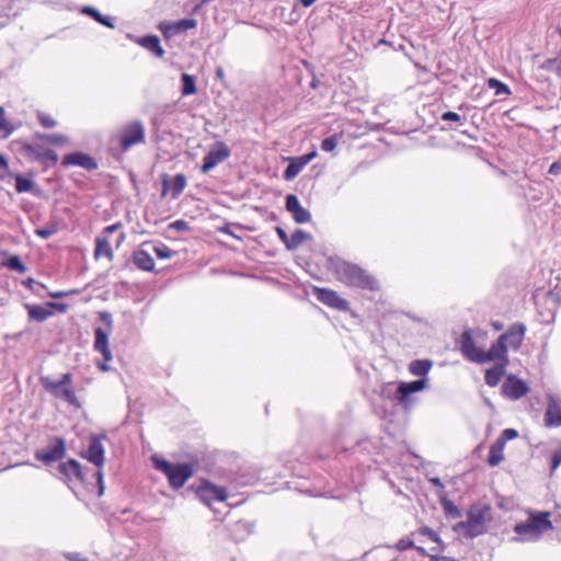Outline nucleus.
Here are the masks:
<instances>
[{"label": "nucleus", "mask_w": 561, "mask_h": 561, "mask_svg": "<svg viewBox=\"0 0 561 561\" xmlns=\"http://www.w3.org/2000/svg\"><path fill=\"white\" fill-rule=\"evenodd\" d=\"M312 237L310 233L297 229L290 237L288 250H295L299 248L306 240H310Z\"/></svg>", "instance_id": "nucleus-28"}, {"label": "nucleus", "mask_w": 561, "mask_h": 561, "mask_svg": "<svg viewBox=\"0 0 561 561\" xmlns=\"http://www.w3.org/2000/svg\"><path fill=\"white\" fill-rule=\"evenodd\" d=\"M314 157L316 152H311L294 159L298 164H301V168L304 169Z\"/></svg>", "instance_id": "nucleus-51"}, {"label": "nucleus", "mask_w": 561, "mask_h": 561, "mask_svg": "<svg viewBox=\"0 0 561 561\" xmlns=\"http://www.w3.org/2000/svg\"><path fill=\"white\" fill-rule=\"evenodd\" d=\"M72 472H75L77 477L81 478L80 465L75 459H72Z\"/></svg>", "instance_id": "nucleus-60"}, {"label": "nucleus", "mask_w": 561, "mask_h": 561, "mask_svg": "<svg viewBox=\"0 0 561 561\" xmlns=\"http://www.w3.org/2000/svg\"><path fill=\"white\" fill-rule=\"evenodd\" d=\"M460 350L470 362L483 364L484 351L477 347L469 331H465L460 337Z\"/></svg>", "instance_id": "nucleus-12"}, {"label": "nucleus", "mask_w": 561, "mask_h": 561, "mask_svg": "<svg viewBox=\"0 0 561 561\" xmlns=\"http://www.w3.org/2000/svg\"><path fill=\"white\" fill-rule=\"evenodd\" d=\"M114 139L118 141L122 150L127 151L145 141V127L140 122H131L122 127Z\"/></svg>", "instance_id": "nucleus-5"}, {"label": "nucleus", "mask_w": 561, "mask_h": 561, "mask_svg": "<svg viewBox=\"0 0 561 561\" xmlns=\"http://www.w3.org/2000/svg\"><path fill=\"white\" fill-rule=\"evenodd\" d=\"M276 232H277V236L279 237V239L284 242L286 249L288 250L290 237H288L286 231L280 227L276 228Z\"/></svg>", "instance_id": "nucleus-55"}, {"label": "nucleus", "mask_w": 561, "mask_h": 561, "mask_svg": "<svg viewBox=\"0 0 561 561\" xmlns=\"http://www.w3.org/2000/svg\"><path fill=\"white\" fill-rule=\"evenodd\" d=\"M432 367V362L428 359H416L411 362L409 369L412 375L423 377L426 376Z\"/></svg>", "instance_id": "nucleus-27"}, {"label": "nucleus", "mask_w": 561, "mask_h": 561, "mask_svg": "<svg viewBox=\"0 0 561 561\" xmlns=\"http://www.w3.org/2000/svg\"><path fill=\"white\" fill-rule=\"evenodd\" d=\"M316 296L319 301L336 310L346 311L350 307L348 301L332 289L316 288Z\"/></svg>", "instance_id": "nucleus-14"}, {"label": "nucleus", "mask_w": 561, "mask_h": 561, "mask_svg": "<svg viewBox=\"0 0 561 561\" xmlns=\"http://www.w3.org/2000/svg\"><path fill=\"white\" fill-rule=\"evenodd\" d=\"M561 465V450L552 455L551 469L556 470Z\"/></svg>", "instance_id": "nucleus-57"}, {"label": "nucleus", "mask_w": 561, "mask_h": 561, "mask_svg": "<svg viewBox=\"0 0 561 561\" xmlns=\"http://www.w3.org/2000/svg\"><path fill=\"white\" fill-rule=\"evenodd\" d=\"M504 448H505V446L503 445V443L499 442V440H495L491 445L490 451H489V456H488V463L491 467H496L503 460V458H504V455H503Z\"/></svg>", "instance_id": "nucleus-25"}, {"label": "nucleus", "mask_w": 561, "mask_h": 561, "mask_svg": "<svg viewBox=\"0 0 561 561\" xmlns=\"http://www.w3.org/2000/svg\"><path fill=\"white\" fill-rule=\"evenodd\" d=\"M545 424L548 427L561 426V405L552 396H549L548 398V407L545 413Z\"/></svg>", "instance_id": "nucleus-19"}, {"label": "nucleus", "mask_w": 561, "mask_h": 561, "mask_svg": "<svg viewBox=\"0 0 561 561\" xmlns=\"http://www.w3.org/2000/svg\"><path fill=\"white\" fill-rule=\"evenodd\" d=\"M182 94L192 95L196 93L195 79L193 76L183 73L182 75Z\"/></svg>", "instance_id": "nucleus-32"}, {"label": "nucleus", "mask_w": 561, "mask_h": 561, "mask_svg": "<svg viewBox=\"0 0 561 561\" xmlns=\"http://www.w3.org/2000/svg\"><path fill=\"white\" fill-rule=\"evenodd\" d=\"M22 152L30 161L42 162L46 167L54 165L58 161V154L56 151L46 147L44 141L43 144H24L22 146Z\"/></svg>", "instance_id": "nucleus-4"}, {"label": "nucleus", "mask_w": 561, "mask_h": 561, "mask_svg": "<svg viewBox=\"0 0 561 561\" xmlns=\"http://www.w3.org/2000/svg\"><path fill=\"white\" fill-rule=\"evenodd\" d=\"M437 561H457L456 559L454 558H450V557H439V558H436Z\"/></svg>", "instance_id": "nucleus-64"}, {"label": "nucleus", "mask_w": 561, "mask_h": 561, "mask_svg": "<svg viewBox=\"0 0 561 561\" xmlns=\"http://www.w3.org/2000/svg\"><path fill=\"white\" fill-rule=\"evenodd\" d=\"M98 22H99V23H101V24H103V25H105V26H107V27H110V28H114V24H113L112 19H111L110 16H104V15H102V16L99 19V21H98Z\"/></svg>", "instance_id": "nucleus-58"}, {"label": "nucleus", "mask_w": 561, "mask_h": 561, "mask_svg": "<svg viewBox=\"0 0 561 561\" xmlns=\"http://www.w3.org/2000/svg\"><path fill=\"white\" fill-rule=\"evenodd\" d=\"M69 374H65L60 380L54 381L49 377L42 378L44 387L56 398L70 401Z\"/></svg>", "instance_id": "nucleus-15"}, {"label": "nucleus", "mask_w": 561, "mask_h": 561, "mask_svg": "<svg viewBox=\"0 0 561 561\" xmlns=\"http://www.w3.org/2000/svg\"><path fill=\"white\" fill-rule=\"evenodd\" d=\"M413 547H414L413 541L410 539H407V538H402L397 542V549L400 551H404V550H408Z\"/></svg>", "instance_id": "nucleus-52"}, {"label": "nucleus", "mask_w": 561, "mask_h": 561, "mask_svg": "<svg viewBox=\"0 0 561 561\" xmlns=\"http://www.w3.org/2000/svg\"><path fill=\"white\" fill-rule=\"evenodd\" d=\"M137 43L159 58L164 55V49L160 45L159 37L156 35L140 37L137 39Z\"/></svg>", "instance_id": "nucleus-21"}, {"label": "nucleus", "mask_w": 561, "mask_h": 561, "mask_svg": "<svg viewBox=\"0 0 561 561\" xmlns=\"http://www.w3.org/2000/svg\"><path fill=\"white\" fill-rule=\"evenodd\" d=\"M9 163L4 154L0 153V169L8 170Z\"/></svg>", "instance_id": "nucleus-61"}, {"label": "nucleus", "mask_w": 561, "mask_h": 561, "mask_svg": "<svg viewBox=\"0 0 561 561\" xmlns=\"http://www.w3.org/2000/svg\"><path fill=\"white\" fill-rule=\"evenodd\" d=\"M430 482L437 488H440V489L444 488V484L439 478H432V479H430Z\"/></svg>", "instance_id": "nucleus-62"}, {"label": "nucleus", "mask_w": 561, "mask_h": 561, "mask_svg": "<svg viewBox=\"0 0 561 561\" xmlns=\"http://www.w3.org/2000/svg\"><path fill=\"white\" fill-rule=\"evenodd\" d=\"M526 333V325L520 322L513 323L510 325L507 331L500 335V337L505 342L507 348L511 347L514 351H517L523 341Z\"/></svg>", "instance_id": "nucleus-16"}, {"label": "nucleus", "mask_w": 561, "mask_h": 561, "mask_svg": "<svg viewBox=\"0 0 561 561\" xmlns=\"http://www.w3.org/2000/svg\"><path fill=\"white\" fill-rule=\"evenodd\" d=\"M81 12L92 16L95 21H99V19L102 16V14L93 7H83L81 8Z\"/></svg>", "instance_id": "nucleus-50"}, {"label": "nucleus", "mask_w": 561, "mask_h": 561, "mask_svg": "<svg viewBox=\"0 0 561 561\" xmlns=\"http://www.w3.org/2000/svg\"><path fill=\"white\" fill-rule=\"evenodd\" d=\"M286 209L297 224H306L311 220V214L301 206L296 195L289 194L286 196Z\"/></svg>", "instance_id": "nucleus-17"}, {"label": "nucleus", "mask_w": 561, "mask_h": 561, "mask_svg": "<svg viewBox=\"0 0 561 561\" xmlns=\"http://www.w3.org/2000/svg\"><path fill=\"white\" fill-rule=\"evenodd\" d=\"M154 252L159 259H170L173 255V251L167 245L154 247Z\"/></svg>", "instance_id": "nucleus-46"}, {"label": "nucleus", "mask_w": 561, "mask_h": 561, "mask_svg": "<svg viewBox=\"0 0 561 561\" xmlns=\"http://www.w3.org/2000/svg\"><path fill=\"white\" fill-rule=\"evenodd\" d=\"M501 360V364L507 365V345L505 342L499 336V339L491 344L488 352H484L483 363Z\"/></svg>", "instance_id": "nucleus-18"}, {"label": "nucleus", "mask_w": 561, "mask_h": 561, "mask_svg": "<svg viewBox=\"0 0 561 561\" xmlns=\"http://www.w3.org/2000/svg\"><path fill=\"white\" fill-rule=\"evenodd\" d=\"M492 328L495 330V331H501L503 330L504 328V324L500 321H493L492 322Z\"/></svg>", "instance_id": "nucleus-63"}, {"label": "nucleus", "mask_w": 561, "mask_h": 561, "mask_svg": "<svg viewBox=\"0 0 561 561\" xmlns=\"http://www.w3.org/2000/svg\"><path fill=\"white\" fill-rule=\"evenodd\" d=\"M72 165H79L85 170H95L98 168L94 158L82 152H72Z\"/></svg>", "instance_id": "nucleus-26"}, {"label": "nucleus", "mask_w": 561, "mask_h": 561, "mask_svg": "<svg viewBox=\"0 0 561 561\" xmlns=\"http://www.w3.org/2000/svg\"><path fill=\"white\" fill-rule=\"evenodd\" d=\"M329 270L337 280L348 287H356L367 290H377V280L357 264L344 261L339 257L329 260Z\"/></svg>", "instance_id": "nucleus-1"}, {"label": "nucleus", "mask_w": 561, "mask_h": 561, "mask_svg": "<svg viewBox=\"0 0 561 561\" xmlns=\"http://www.w3.org/2000/svg\"><path fill=\"white\" fill-rule=\"evenodd\" d=\"M516 437H518V432L516 430L506 428L501 433L500 437L496 440L502 442L503 445L505 446L506 442L512 440Z\"/></svg>", "instance_id": "nucleus-43"}, {"label": "nucleus", "mask_w": 561, "mask_h": 561, "mask_svg": "<svg viewBox=\"0 0 561 561\" xmlns=\"http://www.w3.org/2000/svg\"><path fill=\"white\" fill-rule=\"evenodd\" d=\"M69 463H70V461L68 463L61 462L57 468L56 476L59 477L60 479H62V478L67 479L69 477Z\"/></svg>", "instance_id": "nucleus-49"}, {"label": "nucleus", "mask_w": 561, "mask_h": 561, "mask_svg": "<svg viewBox=\"0 0 561 561\" xmlns=\"http://www.w3.org/2000/svg\"><path fill=\"white\" fill-rule=\"evenodd\" d=\"M502 391L505 397L517 400L526 396L529 391L527 383L514 375H510L502 386Z\"/></svg>", "instance_id": "nucleus-13"}, {"label": "nucleus", "mask_w": 561, "mask_h": 561, "mask_svg": "<svg viewBox=\"0 0 561 561\" xmlns=\"http://www.w3.org/2000/svg\"><path fill=\"white\" fill-rule=\"evenodd\" d=\"M548 172H549V174H551V175H559V174H561V158H560L559 160L554 161V162L550 165V168H549Z\"/></svg>", "instance_id": "nucleus-54"}, {"label": "nucleus", "mask_w": 561, "mask_h": 561, "mask_svg": "<svg viewBox=\"0 0 561 561\" xmlns=\"http://www.w3.org/2000/svg\"><path fill=\"white\" fill-rule=\"evenodd\" d=\"M159 30L168 38L179 34L178 30L175 28L174 22H161L159 25Z\"/></svg>", "instance_id": "nucleus-39"}, {"label": "nucleus", "mask_w": 561, "mask_h": 561, "mask_svg": "<svg viewBox=\"0 0 561 561\" xmlns=\"http://www.w3.org/2000/svg\"><path fill=\"white\" fill-rule=\"evenodd\" d=\"M38 138L45 144L59 146L67 142V137L59 135H50V136H38Z\"/></svg>", "instance_id": "nucleus-40"}, {"label": "nucleus", "mask_w": 561, "mask_h": 561, "mask_svg": "<svg viewBox=\"0 0 561 561\" xmlns=\"http://www.w3.org/2000/svg\"><path fill=\"white\" fill-rule=\"evenodd\" d=\"M527 514L528 518L525 522L514 526L517 536L512 540L515 542H536L546 531L553 528L549 512L529 510Z\"/></svg>", "instance_id": "nucleus-2"}, {"label": "nucleus", "mask_w": 561, "mask_h": 561, "mask_svg": "<svg viewBox=\"0 0 561 561\" xmlns=\"http://www.w3.org/2000/svg\"><path fill=\"white\" fill-rule=\"evenodd\" d=\"M505 364H497L486 369L484 377L485 383L490 387L497 386L505 374Z\"/></svg>", "instance_id": "nucleus-23"}, {"label": "nucleus", "mask_w": 561, "mask_h": 561, "mask_svg": "<svg viewBox=\"0 0 561 561\" xmlns=\"http://www.w3.org/2000/svg\"><path fill=\"white\" fill-rule=\"evenodd\" d=\"M488 84H489L490 88H494L495 89V94L496 95L510 94L508 87L505 83L499 81L497 79H494V78L489 79Z\"/></svg>", "instance_id": "nucleus-38"}, {"label": "nucleus", "mask_w": 561, "mask_h": 561, "mask_svg": "<svg viewBox=\"0 0 561 561\" xmlns=\"http://www.w3.org/2000/svg\"><path fill=\"white\" fill-rule=\"evenodd\" d=\"M28 316L32 320L37 322L45 321L49 316H53L55 311L65 312L67 310L66 304L48 302L45 306L33 305L27 306Z\"/></svg>", "instance_id": "nucleus-10"}, {"label": "nucleus", "mask_w": 561, "mask_h": 561, "mask_svg": "<svg viewBox=\"0 0 561 561\" xmlns=\"http://www.w3.org/2000/svg\"><path fill=\"white\" fill-rule=\"evenodd\" d=\"M121 228H122V224H121V222H116V224H113V225H111V226H107V227L103 230L102 236L107 237L108 234H112V233H114V232L118 231Z\"/></svg>", "instance_id": "nucleus-56"}, {"label": "nucleus", "mask_w": 561, "mask_h": 561, "mask_svg": "<svg viewBox=\"0 0 561 561\" xmlns=\"http://www.w3.org/2000/svg\"><path fill=\"white\" fill-rule=\"evenodd\" d=\"M539 68L545 71H553L561 76V56L558 54L554 58L545 60Z\"/></svg>", "instance_id": "nucleus-30"}, {"label": "nucleus", "mask_w": 561, "mask_h": 561, "mask_svg": "<svg viewBox=\"0 0 561 561\" xmlns=\"http://www.w3.org/2000/svg\"><path fill=\"white\" fill-rule=\"evenodd\" d=\"M95 476L98 478V483H99V494L101 495L104 491V485H103V474H102V471L101 470H98L95 472Z\"/></svg>", "instance_id": "nucleus-59"}, {"label": "nucleus", "mask_w": 561, "mask_h": 561, "mask_svg": "<svg viewBox=\"0 0 561 561\" xmlns=\"http://www.w3.org/2000/svg\"><path fill=\"white\" fill-rule=\"evenodd\" d=\"M289 163L284 171V179L286 181L294 180L301 171V164H298L294 158H289Z\"/></svg>", "instance_id": "nucleus-31"}, {"label": "nucleus", "mask_w": 561, "mask_h": 561, "mask_svg": "<svg viewBox=\"0 0 561 561\" xmlns=\"http://www.w3.org/2000/svg\"><path fill=\"white\" fill-rule=\"evenodd\" d=\"M1 130H4V137H8L12 133V128L5 121L4 111L2 107H0V131Z\"/></svg>", "instance_id": "nucleus-47"}, {"label": "nucleus", "mask_w": 561, "mask_h": 561, "mask_svg": "<svg viewBox=\"0 0 561 561\" xmlns=\"http://www.w3.org/2000/svg\"><path fill=\"white\" fill-rule=\"evenodd\" d=\"M156 468L168 477L171 486L174 489L182 488L194 474L191 463H171L167 460H157Z\"/></svg>", "instance_id": "nucleus-3"}, {"label": "nucleus", "mask_w": 561, "mask_h": 561, "mask_svg": "<svg viewBox=\"0 0 561 561\" xmlns=\"http://www.w3.org/2000/svg\"><path fill=\"white\" fill-rule=\"evenodd\" d=\"M56 231H57L56 226L51 225V226H48L45 228H37L35 230V233L43 239H47L50 236H53L54 233H56Z\"/></svg>", "instance_id": "nucleus-45"}, {"label": "nucleus", "mask_w": 561, "mask_h": 561, "mask_svg": "<svg viewBox=\"0 0 561 561\" xmlns=\"http://www.w3.org/2000/svg\"><path fill=\"white\" fill-rule=\"evenodd\" d=\"M171 228H174L179 231H186L190 229L188 224L185 220H175L170 225Z\"/></svg>", "instance_id": "nucleus-53"}, {"label": "nucleus", "mask_w": 561, "mask_h": 561, "mask_svg": "<svg viewBox=\"0 0 561 561\" xmlns=\"http://www.w3.org/2000/svg\"><path fill=\"white\" fill-rule=\"evenodd\" d=\"M203 489L206 493H208L211 496V499L216 501H225L227 497V492L224 488L206 483Z\"/></svg>", "instance_id": "nucleus-33"}, {"label": "nucleus", "mask_w": 561, "mask_h": 561, "mask_svg": "<svg viewBox=\"0 0 561 561\" xmlns=\"http://www.w3.org/2000/svg\"><path fill=\"white\" fill-rule=\"evenodd\" d=\"M179 33L185 32L197 26V21L193 18H186L174 22Z\"/></svg>", "instance_id": "nucleus-35"}, {"label": "nucleus", "mask_w": 561, "mask_h": 561, "mask_svg": "<svg viewBox=\"0 0 561 561\" xmlns=\"http://www.w3.org/2000/svg\"><path fill=\"white\" fill-rule=\"evenodd\" d=\"M134 264L142 270L150 272L154 268V261L152 256L145 250H137L133 254Z\"/></svg>", "instance_id": "nucleus-22"}, {"label": "nucleus", "mask_w": 561, "mask_h": 561, "mask_svg": "<svg viewBox=\"0 0 561 561\" xmlns=\"http://www.w3.org/2000/svg\"><path fill=\"white\" fill-rule=\"evenodd\" d=\"M420 534L423 535V536L428 537V539H431L434 542H439L440 541L438 535L433 529H431L427 526H424V527L420 528Z\"/></svg>", "instance_id": "nucleus-48"}, {"label": "nucleus", "mask_w": 561, "mask_h": 561, "mask_svg": "<svg viewBox=\"0 0 561 561\" xmlns=\"http://www.w3.org/2000/svg\"><path fill=\"white\" fill-rule=\"evenodd\" d=\"M442 119L445 122H455V123H458L459 125H462L466 121L463 117H461L459 114H457L455 112L443 113Z\"/></svg>", "instance_id": "nucleus-44"}, {"label": "nucleus", "mask_w": 561, "mask_h": 561, "mask_svg": "<svg viewBox=\"0 0 561 561\" xmlns=\"http://www.w3.org/2000/svg\"><path fill=\"white\" fill-rule=\"evenodd\" d=\"M105 434L93 435L84 454V457L98 468H101L105 460V449L102 444V440L105 439Z\"/></svg>", "instance_id": "nucleus-9"}, {"label": "nucleus", "mask_w": 561, "mask_h": 561, "mask_svg": "<svg viewBox=\"0 0 561 561\" xmlns=\"http://www.w3.org/2000/svg\"><path fill=\"white\" fill-rule=\"evenodd\" d=\"M37 118L45 128H53L56 126V121L47 113L37 112Z\"/></svg>", "instance_id": "nucleus-41"}, {"label": "nucleus", "mask_w": 561, "mask_h": 561, "mask_svg": "<svg viewBox=\"0 0 561 561\" xmlns=\"http://www.w3.org/2000/svg\"><path fill=\"white\" fill-rule=\"evenodd\" d=\"M186 186V178L184 174H176L171 181L170 188L172 192V197L176 198L184 191Z\"/></svg>", "instance_id": "nucleus-29"}, {"label": "nucleus", "mask_w": 561, "mask_h": 561, "mask_svg": "<svg viewBox=\"0 0 561 561\" xmlns=\"http://www.w3.org/2000/svg\"><path fill=\"white\" fill-rule=\"evenodd\" d=\"M425 385L426 379L414 380L411 382H401L398 387L400 402L405 401L409 394L423 390Z\"/></svg>", "instance_id": "nucleus-20"}, {"label": "nucleus", "mask_w": 561, "mask_h": 561, "mask_svg": "<svg viewBox=\"0 0 561 561\" xmlns=\"http://www.w3.org/2000/svg\"><path fill=\"white\" fill-rule=\"evenodd\" d=\"M4 265L11 271L19 272L20 274H25L27 271L25 264L22 262L19 255H11Z\"/></svg>", "instance_id": "nucleus-34"}, {"label": "nucleus", "mask_w": 561, "mask_h": 561, "mask_svg": "<svg viewBox=\"0 0 561 561\" xmlns=\"http://www.w3.org/2000/svg\"><path fill=\"white\" fill-rule=\"evenodd\" d=\"M94 256L96 259H100V257H106L107 260L113 259V250L111 248V243H110L107 237H105V236L98 237Z\"/></svg>", "instance_id": "nucleus-24"}, {"label": "nucleus", "mask_w": 561, "mask_h": 561, "mask_svg": "<svg viewBox=\"0 0 561 561\" xmlns=\"http://www.w3.org/2000/svg\"><path fill=\"white\" fill-rule=\"evenodd\" d=\"M230 149L222 141H217L203 159L202 172L208 173L217 164L230 157Z\"/></svg>", "instance_id": "nucleus-8"}, {"label": "nucleus", "mask_w": 561, "mask_h": 561, "mask_svg": "<svg viewBox=\"0 0 561 561\" xmlns=\"http://www.w3.org/2000/svg\"><path fill=\"white\" fill-rule=\"evenodd\" d=\"M488 507L482 508L479 506H472L468 512L467 520L461 522L457 525V528H463L467 530V534L474 538L477 536L482 535L486 530L485 526V514Z\"/></svg>", "instance_id": "nucleus-6"}, {"label": "nucleus", "mask_w": 561, "mask_h": 561, "mask_svg": "<svg viewBox=\"0 0 561 561\" xmlns=\"http://www.w3.org/2000/svg\"><path fill=\"white\" fill-rule=\"evenodd\" d=\"M33 186V182L23 175L15 176V190L18 193L28 192Z\"/></svg>", "instance_id": "nucleus-36"}, {"label": "nucleus", "mask_w": 561, "mask_h": 561, "mask_svg": "<svg viewBox=\"0 0 561 561\" xmlns=\"http://www.w3.org/2000/svg\"><path fill=\"white\" fill-rule=\"evenodd\" d=\"M67 451L66 440L64 438L54 437L49 440L48 446L43 450L35 453V458L46 466L61 460Z\"/></svg>", "instance_id": "nucleus-7"}, {"label": "nucleus", "mask_w": 561, "mask_h": 561, "mask_svg": "<svg viewBox=\"0 0 561 561\" xmlns=\"http://www.w3.org/2000/svg\"><path fill=\"white\" fill-rule=\"evenodd\" d=\"M94 350L102 354L103 363H99V368L108 371L111 367L106 364L111 362L113 356L108 345V335L102 328L95 329Z\"/></svg>", "instance_id": "nucleus-11"}, {"label": "nucleus", "mask_w": 561, "mask_h": 561, "mask_svg": "<svg viewBox=\"0 0 561 561\" xmlns=\"http://www.w3.org/2000/svg\"><path fill=\"white\" fill-rule=\"evenodd\" d=\"M442 504H443L446 515H448L450 517H460L461 516L460 510L451 501L444 499L442 501Z\"/></svg>", "instance_id": "nucleus-37"}, {"label": "nucleus", "mask_w": 561, "mask_h": 561, "mask_svg": "<svg viewBox=\"0 0 561 561\" xmlns=\"http://www.w3.org/2000/svg\"><path fill=\"white\" fill-rule=\"evenodd\" d=\"M337 146V137L336 136H330L322 140L321 142V149L325 152L333 151Z\"/></svg>", "instance_id": "nucleus-42"}]
</instances>
